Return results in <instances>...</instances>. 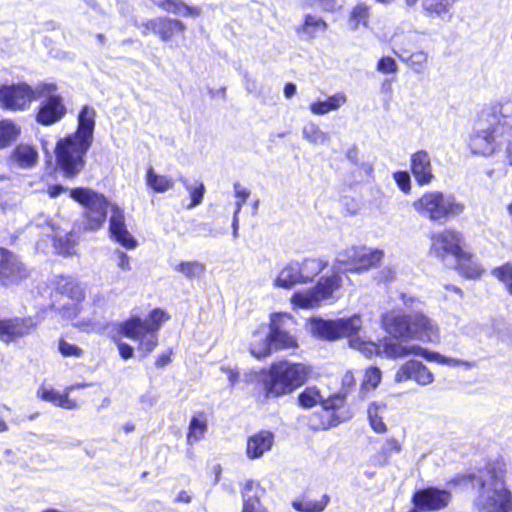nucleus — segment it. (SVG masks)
<instances>
[{
  "instance_id": "1",
  "label": "nucleus",
  "mask_w": 512,
  "mask_h": 512,
  "mask_svg": "<svg viewBox=\"0 0 512 512\" xmlns=\"http://www.w3.org/2000/svg\"><path fill=\"white\" fill-rule=\"evenodd\" d=\"M96 116L92 106H81L75 130L55 143V166L65 179L73 180L85 169L86 155L94 142Z\"/></svg>"
},
{
  "instance_id": "2",
  "label": "nucleus",
  "mask_w": 512,
  "mask_h": 512,
  "mask_svg": "<svg viewBox=\"0 0 512 512\" xmlns=\"http://www.w3.org/2000/svg\"><path fill=\"white\" fill-rule=\"evenodd\" d=\"M311 373V367L303 362L275 361L261 370L253 388V398L258 403L266 404L290 395L308 382Z\"/></svg>"
},
{
  "instance_id": "3",
  "label": "nucleus",
  "mask_w": 512,
  "mask_h": 512,
  "mask_svg": "<svg viewBox=\"0 0 512 512\" xmlns=\"http://www.w3.org/2000/svg\"><path fill=\"white\" fill-rule=\"evenodd\" d=\"M511 115L503 113L500 104L482 108L475 118L472 132L467 140L471 154L490 157L501 149L505 131H510Z\"/></svg>"
},
{
  "instance_id": "4",
  "label": "nucleus",
  "mask_w": 512,
  "mask_h": 512,
  "mask_svg": "<svg viewBox=\"0 0 512 512\" xmlns=\"http://www.w3.org/2000/svg\"><path fill=\"white\" fill-rule=\"evenodd\" d=\"M169 319L170 315L165 310L154 308L145 319L133 315L120 322L117 334L137 341L138 350L149 354L158 346V332Z\"/></svg>"
},
{
  "instance_id": "5",
  "label": "nucleus",
  "mask_w": 512,
  "mask_h": 512,
  "mask_svg": "<svg viewBox=\"0 0 512 512\" xmlns=\"http://www.w3.org/2000/svg\"><path fill=\"white\" fill-rule=\"evenodd\" d=\"M69 196L83 208L81 212L83 231L97 232L104 227L108 212L114 204L105 194L90 187L79 186L69 189Z\"/></svg>"
},
{
  "instance_id": "6",
  "label": "nucleus",
  "mask_w": 512,
  "mask_h": 512,
  "mask_svg": "<svg viewBox=\"0 0 512 512\" xmlns=\"http://www.w3.org/2000/svg\"><path fill=\"white\" fill-rule=\"evenodd\" d=\"M343 288L342 273L332 270L317 280L316 284L306 290L294 292L290 302L294 308L311 309L319 307L323 303H334L340 298Z\"/></svg>"
},
{
  "instance_id": "7",
  "label": "nucleus",
  "mask_w": 512,
  "mask_h": 512,
  "mask_svg": "<svg viewBox=\"0 0 512 512\" xmlns=\"http://www.w3.org/2000/svg\"><path fill=\"white\" fill-rule=\"evenodd\" d=\"M37 99H40L34 111V120L37 124L43 127L53 126L67 116V104L56 83H38Z\"/></svg>"
},
{
  "instance_id": "8",
  "label": "nucleus",
  "mask_w": 512,
  "mask_h": 512,
  "mask_svg": "<svg viewBox=\"0 0 512 512\" xmlns=\"http://www.w3.org/2000/svg\"><path fill=\"white\" fill-rule=\"evenodd\" d=\"M415 210L431 221H448L461 215L465 210L464 203L454 195H445L441 191H427L414 201Z\"/></svg>"
},
{
  "instance_id": "9",
  "label": "nucleus",
  "mask_w": 512,
  "mask_h": 512,
  "mask_svg": "<svg viewBox=\"0 0 512 512\" xmlns=\"http://www.w3.org/2000/svg\"><path fill=\"white\" fill-rule=\"evenodd\" d=\"M321 411L314 412L309 419L313 431H325L348 421L353 411L347 401V392H335L323 397Z\"/></svg>"
},
{
  "instance_id": "10",
  "label": "nucleus",
  "mask_w": 512,
  "mask_h": 512,
  "mask_svg": "<svg viewBox=\"0 0 512 512\" xmlns=\"http://www.w3.org/2000/svg\"><path fill=\"white\" fill-rule=\"evenodd\" d=\"M371 352L376 356H385L389 359L403 358L409 355L420 356L427 361L436 362L438 364H449L450 359L439 354L438 352L429 351L419 345L404 346L400 342L391 337L384 336L376 342H369Z\"/></svg>"
},
{
  "instance_id": "11",
  "label": "nucleus",
  "mask_w": 512,
  "mask_h": 512,
  "mask_svg": "<svg viewBox=\"0 0 512 512\" xmlns=\"http://www.w3.org/2000/svg\"><path fill=\"white\" fill-rule=\"evenodd\" d=\"M186 25L179 19L159 16L142 24V34H153L170 48L179 47L186 40Z\"/></svg>"
},
{
  "instance_id": "12",
  "label": "nucleus",
  "mask_w": 512,
  "mask_h": 512,
  "mask_svg": "<svg viewBox=\"0 0 512 512\" xmlns=\"http://www.w3.org/2000/svg\"><path fill=\"white\" fill-rule=\"evenodd\" d=\"M341 256L339 264L346 271L361 274L370 269L377 268L384 258V252L378 248L353 245L346 248Z\"/></svg>"
},
{
  "instance_id": "13",
  "label": "nucleus",
  "mask_w": 512,
  "mask_h": 512,
  "mask_svg": "<svg viewBox=\"0 0 512 512\" xmlns=\"http://www.w3.org/2000/svg\"><path fill=\"white\" fill-rule=\"evenodd\" d=\"M30 276L31 270L21 257L11 249L0 246V286H19Z\"/></svg>"
},
{
  "instance_id": "14",
  "label": "nucleus",
  "mask_w": 512,
  "mask_h": 512,
  "mask_svg": "<svg viewBox=\"0 0 512 512\" xmlns=\"http://www.w3.org/2000/svg\"><path fill=\"white\" fill-rule=\"evenodd\" d=\"M36 99L37 87L25 82L0 86V108L4 111H26Z\"/></svg>"
},
{
  "instance_id": "15",
  "label": "nucleus",
  "mask_w": 512,
  "mask_h": 512,
  "mask_svg": "<svg viewBox=\"0 0 512 512\" xmlns=\"http://www.w3.org/2000/svg\"><path fill=\"white\" fill-rule=\"evenodd\" d=\"M290 324H295V320L289 313L275 312L270 314L268 328L274 351L298 349V339L289 329Z\"/></svg>"
},
{
  "instance_id": "16",
  "label": "nucleus",
  "mask_w": 512,
  "mask_h": 512,
  "mask_svg": "<svg viewBox=\"0 0 512 512\" xmlns=\"http://www.w3.org/2000/svg\"><path fill=\"white\" fill-rule=\"evenodd\" d=\"M430 251L437 257L444 259L447 255L466 256L464 250V239L455 229H444L432 233L430 236Z\"/></svg>"
},
{
  "instance_id": "17",
  "label": "nucleus",
  "mask_w": 512,
  "mask_h": 512,
  "mask_svg": "<svg viewBox=\"0 0 512 512\" xmlns=\"http://www.w3.org/2000/svg\"><path fill=\"white\" fill-rule=\"evenodd\" d=\"M39 322L34 316L0 318V341L10 344L31 335Z\"/></svg>"
},
{
  "instance_id": "18",
  "label": "nucleus",
  "mask_w": 512,
  "mask_h": 512,
  "mask_svg": "<svg viewBox=\"0 0 512 512\" xmlns=\"http://www.w3.org/2000/svg\"><path fill=\"white\" fill-rule=\"evenodd\" d=\"M452 495L448 490L437 487H425L416 490L411 497L414 505L413 509L417 511H437L446 508Z\"/></svg>"
},
{
  "instance_id": "19",
  "label": "nucleus",
  "mask_w": 512,
  "mask_h": 512,
  "mask_svg": "<svg viewBox=\"0 0 512 512\" xmlns=\"http://www.w3.org/2000/svg\"><path fill=\"white\" fill-rule=\"evenodd\" d=\"M413 380L418 385L427 386L434 381V375L430 369L418 360H408L397 369L394 381L403 383Z\"/></svg>"
},
{
  "instance_id": "20",
  "label": "nucleus",
  "mask_w": 512,
  "mask_h": 512,
  "mask_svg": "<svg viewBox=\"0 0 512 512\" xmlns=\"http://www.w3.org/2000/svg\"><path fill=\"white\" fill-rule=\"evenodd\" d=\"M111 216L109 218L110 236L121 246L127 249H133L137 246V241L130 234L126 226L124 210L117 204L111 206Z\"/></svg>"
},
{
  "instance_id": "21",
  "label": "nucleus",
  "mask_w": 512,
  "mask_h": 512,
  "mask_svg": "<svg viewBox=\"0 0 512 512\" xmlns=\"http://www.w3.org/2000/svg\"><path fill=\"white\" fill-rule=\"evenodd\" d=\"M410 171L419 186L429 185L435 178L429 153L417 150L410 157Z\"/></svg>"
},
{
  "instance_id": "22",
  "label": "nucleus",
  "mask_w": 512,
  "mask_h": 512,
  "mask_svg": "<svg viewBox=\"0 0 512 512\" xmlns=\"http://www.w3.org/2000/svg\"><path fill=\"white\" fill-rule=\"evenodd\" d=\"M274 443V434L269 430H260L247 438L246 456L251 459H258L268 452Z\"/></svg>"
},
{
  "instance_id": "23",
  "label": "nucleus",
  "mask_w": 512,
  "mask_h": 512,
  "mask_svg": "<svg viewBox=\"0 0 512 512\" xmlns=\"http://www.w3.org/2000/svg\"><path fill=\"white\" fill-rule=\"evenodd\" d=\"M382 328L397 339L407 340L408 314L388 311L381 317Z\"/></svg>"
},
{
  "instance_id": "24",
  "label": "nucleus",
  "mask_w": 512,
  "mask_h": 512,
  "mask_svg": "<svg viewBox=\"0 0 512 512\" xmlns=\"http://www.w3.org/2000/svg\"><path fill=\"white\" fill-rule=\"evenodd\" d=\"M248 350L257 360L265 359L274 351L270 332L264 334V327L257 328L252 332Z\"/></svg>"
},
{
  "instance_id": "25",
  "label": "nucleus",
  "mask_w": 512,
  "mask_h": 512,
  "mask_svg": "<svg viewBox=\"0 0 512 512\" xmlns=\"http://www.w3.org/2000/svg\"><path fill=\"white\" fill-rule=\"evenodd\" d=\"M407 340H424L429 338L433 329L430 319L421 312L408 314Z\"/></svg>"
},
{
  "instance_id": "26",
  "label": "nucleus",
  "mask_w": 512,
  "mask_h": 512,
  "mask_svg": "<svg viewBox=\"0 0 512 512\" xmlns=\"http://www.w3.org/2000/svg\"><path fill=\"white\" fill-rule=\"evenodd\" d=\"M314 334L327 341L344 339L340 322L337 319H315L313 321Z\"/></svg>"
},
{
  "instance_id": "27",
  "label": "nucleus",
  "mask_w": 512,
  "mask_h": 512,
  "mask_svg": "<svg viewBox=\"0 0 512 512\" xmlns=\"http://www.w3.org/2000/svg\"><path fill=\"white\" fill-rule=\"evenodd\" d=\"M37 397L42 401L49 402L62 409L73 410L78 408V403L75 400L70 399L65 390L63 393H59L53 388L41 386L37 390Z\"/></svg>"
},
{
  "instance_id": "28",
  "label": "nucleus",
  "mask_w": 512,
  "mask_h": 512,
  "mask_svg": "<svg viewBox=\"0 0 512 512\" xmlns=\"http://www.w3.org/2000/svg\"><path fill=\"white\" fill-rule=\"evenodd\" d=\"M512 508V493L505 487L494 489L485 502L486 512H509Z\"/></svg>"
},
{
  "instance_id": "29",
  "label": "nucleus",
  "mask_w": 512,
  "mask_h": 512,
  "mask_svg": "<svg viewBox=\"0 0 512 512\" xmlns=\"http://www.w3.org/2000/svg\"><path fill=\"white\" fill-rule=\"evenodd\" d=\"M10 158L18 167L27 169L37 163L39 155L34 146L20 143L13 148Z\"/></svg>"
},
{
  "instance_id": "30",
  "label": "nucleus",
  "mask_w": 512,
  "mask_h": 512,
  "mask_svg": "<svg viewBox=\"0 0 512 512\" xmlns=\"http://www.w3.org/2000/svg\"><path fill=\"white\" fill-rule=\"evenodd\" d=\"M456 271L467 279H477L482 276L484 269L482 266L473 261V254L466 251V256H455Z\"/></svg>"
},
{
  "instance_id": "31",
  "label": "nucleus",
  "mask_w": 512,
  "mask_h": 512,
  "mask_svg": "<svg viewBox=\"0 0 512 512\" xmlns=\"http://www.w3.org/2000/svg\"><path fill=\"white\" fill-rule=\"evenodd\" d=\"M347 101L344 93L339 92L329 96L325 100H316L309 105V110L314 115H324L332 111L338 110Z\"/></svg>"
},
{
  "instance_id": "32",
  "label": "nucleus",
  "mask_w": 512,
  "mask_h": 512,
  "mask_svg": "<svg viewBox=\"0 0 512 512\" xmlns=\"http://www.w3.org/2000/svg\"><path fill=\"white\" fill-rule=\"evenodd\" d=\"M330 501L327 494H322L320 499H314L310 494H303L292 502V507L298 512H322Z\"/></svg>"
},
{
  "instance_id": "33",
  "label": "nucleus",
  "mask_w": 512,
  "mask_h": 512,
  "mask_svg": "<svg viewBox=\"0 0 512 512\" xmlns=\"http://www.w3.org/2000/svg\"><path fill=\"white\" fill-rule=\"evenodd\" d=\"M328 262L320 258H305L297 267L303 283L314 280L326 267Z\"/></svg>"
},
{
  "instance_id": "34",
  "label": "nucleus",
  "mask_w": 512,
  "mask_h": 512,
  "mask_svg": "<svg viewBox=\"0 0 512 512\" xmlns=\"http://www.w3.org/2000/svg\"><path fill=\"white\" fill-rule=\"evenodd\" d=\"M266 489L254 480H247L241 490L243 504L257 507H265L261 499L265 496Z\"/></svg>"
},
{
  "instance_id": "35",
  "label": "nucleus",
  "mask_w": 512,
  "mask_h": 512,
  "mask_svg": "<svg viewBox=\"0 0 512 512\" xmlns=\"http://www.w3.org/2000/svg\"><path fill=\"white\" fill-rule=\"evenodd\" d=\"M21 135V127L12 119H0V150L10 147Z\"/></svg>"
},
{
  "instance_id": "36",
  "label": "nucleus",
  "mask_w": 512,
  "mask_h": 512,
  "mask_svg": "<svg viewBox=\"0 0 512 512\" xmlns=\"http://www.w3.org/2000/svg\"><path fill=\"white\" fill-rule=\"evenodd\" d=\"M402 450V443L395 437L385 439L383 446L373 455V463L377 466H385L389 463L390 457L394 453Z\"/></svg>"
},
{
  "instance_id": "37",
  "label": "nucleus",
  "mask_w": 512,
  "mask_h": 512,
  "mask_svg": "<svg viewBox=\"0 0 512 512\" xmlns=\"http://www.w3.org/2000/svg\"><path fill=\"white\" fill-rule=\"evenodd\" d=\"M145 183L155 193H165L174 185L172 178L157 174L151 166L146 170Z\"/></svg>"
},
{
  "instance_id": "38",
  "label": "nucleus",
  "mask_w": 512,
  "mask_h": 512,
  "mask_svg": "<svg viewBox=\"0 0 512 512\" xmlns=\"http://www.w3.org/2000/svg\"><path fill=\"white\" fill-rule=\"evenodd\" d=\"M323 396L321 390L316 385L305 387L296 397V404L302 409H312L317 405L321 406Z\"/></svg>"
},
{
  "instance_id": "39",
  "label": "nucleus",
  "mask_w": 512,
  "mask_h": 512,
  "mask_svg": "<svg viewBox=\"0 0 512 512\" xmlns=\"http://www.w3.org/2000/svg\"><path fill=\"white\" fill-rule=\"evenodd\" d=\"M387 408L384 402H371L367 408L368 421L371 429L377 434H384L387 432V426L383 421L381 415L382 411Z\"/></svg>"
},
{
  "instance_id": "40",
  "label": "nucleus",
  "mask_w": 512,
  "mask_h": 512,
  "mask_svg": "<svg viewBox=\"0 0 512 512\" xmlns=\"http://www.w3.org/2000/svg\"><path fill=\"white\" fill-rule=\"evenodd\" d=\"M208 428L206 415L204 412H198L196 416H193L190 420L188 431H187V443L193 444L204 437Z\"/></svg>"
},
{
  "instance_id": "41",
  "label": "nucleus",
  "mask_w": 512,
  "mask_h": 512,
  "mask_svg": "<svg viewBox=\"0 0 512 512\" xmlns=\"http://www.w3.org/2000/svg\"><path fill=\"white\" fill-rule=\"evenodd\" d=\"M456 0H423L422 8L429 17H445L450 15V10Z\"/></svg>"
},
{
  "instance_id": "42",
  "label": "nucleus",
  "mask_w": 512,
  "mask_h": 512,
  "mask_svg": "<svg viewBox=\"0 0 512 512\" xmlns=\"http://www.w3.org/2000/svg\"><path fill=\"white\" fill-rule=\"evenodd\" d=\"M157 6L162 10L173 13L182 14L184 16L197 17L200 14V8L189 6L182 0H161Z\"/></svg>"
},
{
  "instance_id": "43",
  "label": "nucleus",
  "mask_w": 512,
  "mask_h": 512,
  "mask_svg": "<svg viewBox=\"0 0 512 512\" xmlns=\"http://www.w3.org/2000/svg\"><path fill=\"white\" fill-rule=\"evenodd\" d=\"M299 269L294 265L285 266L274 280V286L290 289L296 284H302Z\"/></svg>"
},
{
  "instance_id": "44",
  "label": "nucleus",
  "mask_w": 512,
  "mask_h": 512,
  "mask_svg": "<svg viewBox=\"0 0 512 512\" xmlns=\"http://www.w3.org/2000/svg\"><path fill=\"white\" fill-rule=\"evenodd\" d=\"M327 28L328 24L323 18L307 14L304 16L302 24L296 28V32L314 38L317 31H326Z\"/></svg>"
},
{
  "instance_id": "45",
  "label": "nucleus",
  "mask_w": 512,
  "mask_h": 512,
  "mask_svg": "<svg viewBox=\"0 0 512 512\" xmlns=\"http://www.w3.org/2000/svg\"><path fill=\"white\" fill-rule=\"evenodd\" d=\"M76 245L77 239L72 232L52 237V246L55 252L64 257L73 255Z\"/></svg>"
},
{
  "instance_id": "46",
  "label": "nucleus",
  "mask_w": 512,
  "mask_h": 512,
  "mask_svg": "<svg viewBox=\"0 0 512 512\" xmlns=\"http://www.w3.org/2000/svg\"><path fill=\"white\" fill-rule=\"evenodd\" d=\"M370 18V6L365 3H357L349 13V22L352 29H357L360 25L367 27Z\"/></svg>"
},
{
  "instance_id": "47",
  "label": "nucleus",
  "mask_w": 512,
  "mask_h": 512,
  "mask_svg": "<svg viewBox=\"0 0 512 512\" xmlns=\"http://www.w3.org/2000/svg\"><path fill=\"white\" fill-rule=\"evenodd\" d=\"M174 270L184 275L187 279L200 277L205 271V264L200 261H180Z\"/></svg>"
},
{
  "instance_id": "48",
  "label": "nucleus",
  "mask_w": 512,
  "mask_h": 512,
  "mask_svg": "<svg viewBox=\"0 0 512 512\" xmlns=\"http://www.w3.org/2000/svg\"><path fill=\"white\" fill-rule=\"evenodd\" d=\"M344 338L357 336L362 329V319L359 314H353L349 317L338 318Z\"/></svg>"
},
{
  "instance_id": "49",
  "label": "nucleus",
  "mask_w": 512,
  "mask_h": 512,
  "mask_svg": "<svg viewBox=\"0 0 512 512\" xmlns=\"http://www.w3.org/2000/svg\"><path fill=\"white\" fill-rule=\"evenodd\" d=\"M382 380V372L377 366H369L364 371V376L361 382V391H368L376 389Z\"/></svg>"
},
{
  "instance_id": "50",
  "label": "nucleus",
  "mask_w": 512,
  "mask_h": 512,
  "mask_svg": "<svg viewBox=\"0 0 512 512\" xmlns=\"http://www.w3.org/2000/svg\"><path fill=\"white\" fill-rule=\"evenodd\" d=\"M491 273L505 286L506 291L512 295V263L506 262L495 267Z\"/></svg>"
},
{
  "instance_id": "51",
  "label": "nucleus",
  "mask_w": 512,
  "mask_h": 512,
  "mask_svg": "<svg viewBox=\"0 0 512 512\" xmlns=\"http://www.w3.org/2000/svg\"><path fill=\"white\" fill-rule=\"evenodd\" d=\"M58 350L63 357L80 358L84 354L81 347L76 344L69 343L62 337L58 340Z\"/></svg>"
},
{
  "instance_id": "52",
  "label": "nucleus",
  "mask_w": 512,
  "mask_h": 512,
  "mask_svg": "<svg viewBox=\"0 0 512 512\" xmlns=\"http://www.w3.org/2000/svg\"><path fill=\"white\" fill-rule=\"evenodd\" d=\"M303 136L311 143H322L326 139V135L316 124H309L303 129Z\"/></svg>"
},
{
  "instance_id": "53",
  "label": "nucleus",
  "mask_w": 512,
  "mask_h": 512,
  "mask_svg": "<svg viewBox=\"0 0 512 512\" xmlns=\"http://www.w3.org/2000/svg\"><path fill=\"white\" fill-rule=\"evenodd\" d=\"M427 60L428 55L424 51L413 52L406 58V62L416 72H421L424 69Z\"/></svg>"
},
{
  "instance_id": "54",
  "label": "nucleus",
  "mask_w": 512,
  "mask_h": 512,
  "mask_svg": "<svg viewBox=\"0 0 512 512\" xmlns=\"http://www.w3.org/2000/svg\"><path fill=\"white\" fill-rule=\"evenodd\" d=\"M393 179L396 182L398 188L405 194L411 191V178L409 172L406 170H400L393 173Z\"/></svg>"
},
{
  "instance_id": "55",
  "label": "nucleus",
  "mask_w": 512,
  "mask_h": 512,
  "mask_svg": "<svg viewBox=\"0 0 512 512\" xmlns=\"http://www.w3.org/2000/svg\"><path fill=\"white\" fill-rule=\"evenodd\" d=\"M186 189L189 191L191 199L189 207H195L199 205L202 202L205 193L204 184L202 182H197L194 186L186 185Z\"/></svg>"
},
{
  "instance_id": "56",
  "label": "nucleus",
  "mask_w": 512,
  "mask_h": 512,
  "mask_svg": "<svg viewBox=\"0 0 512 512\" xmlns=\"http://www.w3.org/2000/svg\"><path fill=\"white\" fill-rule=\"evenodd\" d=\"M377 71L383 74H395L398 71L396 61L390 56L381 57L376 65Z\"/></svg>"
},
{
  "instance_id": "57",
  "label": "nucleus",
  "mask_w": 512,
  "mask_h": 512,
  "mask_svg": "<svg viewBox=\"0 0 512 512\" xmlns=\"http://www.w3.org/2000/svg\"><path fill=\"white\" fill-rule=\"evenodd\" d=\"M475 473H459L447 481L448 486L456 487L466 485L476 479Z\"/></svg>"
},
{
  "instance_id": "58",
  "label": "nucleus",
  "mask_w": 512,
  "mask_h": 512,
  "mask_svg": "<svg viewBox=\"0 0 512 512\" xmlns=\"http://www.w3.org/2000/svg\"><path fill=\"white\" fill-rule=\"evenodd\" d=\"M509 125L511 126V130L505 131L502 140L505 142L504 159L509 166H512V116L509 121Z\"/></svg>"
},
{
  "instance_id": "59",
  "label": "nucleus",
  "mask_w": 512,
  "mask_h": 512,
  "mask_svg": "<svg viewBox=\"0 0 512 512\" xmlns=\"http://www.w3.org/2000/svg\"><path fill=\"white\" fill-rule=\"evenodd\" d=\"M113 341L117 344L119 355L122 359L128 360L133 357L134 349L128 343L122 342L119 337L113 336Z\"/></svg>"
},
{
  "instance_id": "60",
  "label": "nucleus",
  "mask_w": 512,
  "mask_h": 512,
  "mask_svg": "<svg viewBox=\"0 0 512 512\" xmlns=\"http://www.w3.org/2000/svg\"><path fill=\"white\" fill-rule=\"evenodd\" d=\"M221 370L227 375V379L231 387L235 386L239 382L240 372L238 369L222 367Z\"/></svg>"
},
{
  "instance_id": "61",
  "label": "nucleus",
  "mask_w": 512,
  "mask_h": 512,
  "mask_svg": "<svg viewBox=\"0 0 512 512\" xmlns=\"http://www.w3.org/2000/svg\"><path fill=\"white\" fill-rule=\"evenodd\" d=\"M172 349H168L167 351L159 354L155 360V366L157 368H163L167 366L172 361Z\"/></svg>"
},
{
  "instance_id": "62",
  "label": "nucleus",
  "mask_w": 512,
  "mask_h": 512,
  "mask_svg": "<svg viewBox=\"0 0 512 512\" xmlns=\"http://www.w3.org/2000/svg\"><path fill=\"white\" fill-rule=\"evenodd\" d=\"M356 384V380L351 372H347L342 379V388L339 392H347Z\"/></svg>"
},
{
  "instance_id": "63",
  "label": "nucleus",
  "mask_w": 512,
  "mask_h": 512,
  "mask_svg": "<svg viewBox=\"0 0 512 512\" xmlns=\"http://www.w3.org/2000/svg\"><path fill=\"white\" fill-rule=\"evenodd\" d=\"M66 190L68 189L61 184H52L47 187V194L50 198H56Z\"/></svg>"
},
{
  "instance_id": "64",
  "label": "nucleus",
  "mask_w": 512,
  "mask_h": 512,
  "mask_svg": "<svg viewBox=\"0 0 512 512\" xmlns=\"http://www.w3.org/2000/svg\"><path fill=\"white\" fill-rule=\"evenodd\" d=\"M118 267L124 271L130 269V258L124 252H120L118 255Z\"/></svg>"
}]
</instances>
